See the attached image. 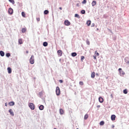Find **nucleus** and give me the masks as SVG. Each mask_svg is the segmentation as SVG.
<instances>
[{
    "mask_svg": "<svg viewBox=\"0 0 129 129\" xmlns=\"http://www.w3.org/2000/svg\"><path fill=\"white\" fill-rule=\"evenodd\" d=\"M43 45L44 47H47V46H48V42H43Z\"/></svg>",
    "mask_w": 129,
    "mask_h": 129,
    "instance_id": "obj_19",
    "label": "nucleus"
},
{
    "mask_svg": "<svg viewBox=\"0 0 129 129\" xmlns=\"http://www.w3.org/2000/svg\"><path fill=\"white\" fill-rule=\"evenodd\" d=\"M72 56L73 57H75V56H77V53L76 52H73L72 53Z\"/></svg>",
    "mask_w": 129,
    "mask_h": 129,
    "instance_id": "obj_18",
    "label": "nucleus"
},
{
    "mask_svg": "<svg viewBox=\"0 0 129 129\" xmlns=\"http://www.w3.org/2000/svg\"><path fill=\"white\" fill-rule=\"evenodd\" d=\"M0 55L2 57H4L5 56V52L3 51H0Z\"/></svg>",
    "mask_w": 129,
    "mask_h": 129,
    "instance_id": "obj_16",
    "label": "nucleus"
},
{
    "mask_svg": "<svg viewBox=\"0 0 129 129\" xmlns=\"http://www.w3.org/2000/svg\"><path fill=\"white\" fill-rule=\"evenodd\" d=\"M96 5V1H93L92 3V5L93 7H94Z\"/></svg>",
    "mask_w": 129,
    "mask_h": 129,
    "instance_id": "obj_20",
    "label": "nucleus"
},
{
    "mask_svg": "<svg viewBox=\"0 0 129 129\" xmlns=\"http://www.w3.org/2000/svg\"><path fill=\"white\" fill-rule=\"evenodd\" d=\"M91 78H94V77H95V72H92L91 75Z\"/></svg>",
    "mask_w": 129,
    "mask_h": 129,
    "instance_id": "obj_10",
    "label": "nucleus"
},
{
    "mask_svg": "<svg viewBox=\"0 0 129 129\" xmlns=\"http://www.w3.org/2000/svg\"><path fill=\"white\" fill-rule=\"evenodd\" d=\"M112 128H113L114 127V125H113L112 126Z\"/></svg>",
    "mask_w": 129,
    "mask_h": 129,
    "instance_id": "obj_45",
    "label": "nucleus"
},
{
    "mask_svg": "<svg viewBox=\"0 0 129 129\" xmlns=\"http://www.w3.org/2000/svg\"><path fill=\"white\" fill-rule=\"evenodd\" d=\"M87 45H90V42H89V41H88V42H87Z\"/></svg>",
    "mask_w": 129,
    "mask_h": 129,
    "instance_id": "obj_39",
    "label": "nucleus"
},
{
    "mask_svg": "<svg viewBox=\"0 0 129 129\" xmlns=\"http://www.w3.org/2000/svg\"><path fill=\"white\" fill-rule=\"evenodd\" d=\"M59 82H60V83H63V80H59Z\"/></svg>",
    "mask_w": 129,
    "mask_h": 129,
    "instance_id": "obj_37",
    "label": "nucleus"
},
{
    "mask_svg": "<svg viewBox=\"0 0 129 129\" xmlns=\"http://www.w3.org/2000/svg\"><path fill=\"white\" fill-rule=\"evenodd\" d=\"M29 106L32 110H34L35 109V105L33 103H30L29 104Z\"/></svg>",
    "mask_w": 129,
    "mask_h": 129,
    "instance_id": "obj_3",
    "label": "nucleus"
},
{
    "mask_svg": "<svg viewBox=\"0 0 129 129\" xmlns=\"http://www.w3.org/2000/svg\"><path fill=\"white\" fill-rule=\"evenodd\" d=\"M80 4H79V3H78V4H77V7H80Z\"/></svg>",
    "mask_w": 129,
    "mask_h": 129,
    "instance_id": "obj_38",
    "label": "nucleus"
},
{
    "mask_svg": "<svg viewBox=\"0 0 129 129\" xmlns=\"http://www.w3.org/2000/svg\"><path fill=\"white\" fill-rule=\"evenodd\" d=\"M75 17L79 18V15L78 14H76L75 15Z\"/></svg>",
    "mask_w": 129,
    "mask_h": 129,
    "instance_id": "obj_35",
    "label": "nucleus"
},
{
    "mask_svg": "<svg viewBox=\"0 0 129 129\" xmlns=\"http://www.w3.org/2000/svg\"><path fill=\"white\" fill-rule=\"evenodd\" d=\"M84 59H85V57H84V56H82L81 59L82 62H83V60H84Z\"/></svg>",
    "mask_w": 129,
    "mask_h": 129,
    "instance_id": "obj_27",
    "label": "nucleus"
},
{
    "mask_svg": "<svg viewBox=\"0 0 129 129\" xmlns=\"http://www.w3.org/2000/svg\"><path fill=\"white\" fill-rule=\"evenodd\" d=\"M87 118H88V114H86L84 116V119H87Z\"/></svg>",
    "mask_w": 129,
    "mask_h": 129,
    "instance_id": "obj_25",
    "label": "nucleus"
},
{
    "mask_svg": "<svg viewBox=\"0 0 129 129\" xmlns=\"http://www.w3.org/2000/svg\"><path fill=\"white\" fill-rule=\"evenodd\" d=\"M9 105L10 106H13V105H15V102L14 101H11L9 103Z\"/></svg>",
    "mask_w": 129,
    "mask_h": 129,
    "instance_id": "obj_13",
    "label": "nucleus"
},
{
    "mask_svg": "<svg viewBox=\"0 0 129 129\" xmlns=\"http://www.w3.org/2000/svg\"><path fill=\"white\" fill-rule=\"evenodd\" d=\"M57 54H58V55H59L60 56H62V50H58L57 51Z\"/></svg>",
    "mask_w": 129,
    "mask_h": 129,
    "instance_id": "obj_9",
    "label": "nucleus"
},
{
    "mask_svg": "<svg viewBox=\"0 0 129 129\" xmlns=\"http://www.w3.org/2000/svg\"><path fill=\"white\" fill-rule=\"evenodd\" d=\"M96 56H99V53L98 52H97V51H95V53Z\"/></svg>",
    "mask_w": 129,
    "mask_h": 129,
    "instance_id": "obj_31",
    "label": "nucleus"
},
{
    "mask_svg": "<svg viewBox=\"0 0 129 129\" xmlns=\"http://www.w3.org/2000/svg\"><path fill=\"white\" fill-rule=\"evenodd\" d=\"M9 112H10V114L12 116H14L15 115V114L14 113V111H13V110L12 109H10L9 110Z\"/></svg>",
    "mask_w": 129,
    "mask_h": 129,
    "instance_id": "obj_7",
    "label": "nucleus"
},
{
    "mask_svg": "<svg viewBox=\"0 0 129 129\" xmlns=\"http://www.w3.org/2000/svg\"><path fill=\"white\" fill-rule=\"evenodd\" d=\"M94 59H95V60L96 59V56H94Z\"/></svg>",
    "mask_w": 129,
    "mask_h": 129,
    "instance_id": "obj_40",
    "label": "nucleus"
},
{
    "mask_svg": "<svg viewBox=\"0 0 129 129\" xmlns=\"http://www.w3.org/2000/svg\"><path fill=\"white\" fill-rule=\"evenodd\" d=\"M123 93L124 94H127V90H126V89L124 90H123Z\"/></svg>",
    "mask_w": 129,
    "mask_h": 129,
    "instance_id": "obj_28",
    "label": "nucleus"
},
{
    "mask_svg": "<svg viewBox=\"0 0 129 129\" xmlns=\"http://www.w3.org/2000/svg\"><path fill=\"white\" fill-rule=\"evenodd\" d=\"M18 43L19 45H22L23 44V39L20 38L18 40Z\"/></svg>",
    "mask_w": 129,
    "mask_h": 129,
    "instance_id": "obj_8",
    "label": "nucleus"
},
{
    "mask_svg": "<svg viewBox=\"0 0 129 129\" xmlns=\"http://www.w3.org/2000/svg\"><path fill=\"white\" fill-rule=\"evenodd\" d=\"M79 84L80 85H82V86L84 84V83L82 81L80 82Z\"/></svg>",
    "mask_w": 129,
    "mask_h": 129,
    "instance_id": "obj_32",
    "label": "nucleus"
},
{
    "mask_svg": "<svg viewBox=\"0 0 129 129\" xmlns=\"http://www.w3.org/2000/svg\"><path fill=\"white\" fill-rule=\"evenodd\" d=\"M111 97L112 98H113V96L112 95V94H111Z\"/></svg>",
    "mask_w": 129,
    "mask_h": 129,
    "instance_id": "obj_43",
    "label": "nucleus"
},
{
    "mask_svg": "<svg viewBox=\"0 0 129 129\" xmlns=\"http://www.w3.org/2000/svg\"><path fill=\"white\" fill-rule=\"evenodd\" d=\"M97 107L98 108H99V107H100V105H98V106H97Z\"/></svg>",
    "mask_w": 129,
    "mask_h": 129,
    "instance_id": "obj_42",
    "label": "nucleus"
},
{
    "mask_svg": "<svg viewBox=\"0 0 129 129\" xmlns=\"http://www.w3.org/2000/svg\"><path fill=\"white\" fill-rule=\"evenodd\" d=\"M36 20H37V22H40V18H37Z\"/></svg>",
    "mask_w": 129,
    "mask_h": 129,
    "instance_id": "obj_36",
    "label": "nucleus"
},
{
    "mask_svg": "<svg viewBox=\"0 0 129 129\" xmlns=\"http://www.w3.org/2000/svg\"><path fill=\"white\" fill-rule=\"evenodd\" d=\"M59 10H62V8L61 7H59Z\"/></svg>",
    "mask_w": 129,
    "mask_h": 129,
    "instance_id": "obj_44",
    "label": "nucleus"
},
{
    "mask_svg": "<svg viewBox=\"0 0 129 129\" xmlns=\"http://www.w3.org/2000/svg\"><path fill=\"white\" fill-rule=\"evenodd\" d=\"M44 15H48L49 14V11L48 10H45L44 11Z\"/></svg>",
    "mask_w": 129,
    "mask_h": 129,
    "instance_id": "obj_21",
    "label": "nucleus"
},
{
    "mask_svg": "<svg viewBox=\"0 0 129 129\" xmlns=\"http://www.w3.org/2000/svg\"><path fill=\"white\" fill-rule=\"evenodd\" d=\"M99 101L100 103H102V102H103V98L100 97L99 98Z\"/></svg>",
    "mask_w": 129,
    "mask_h": 129,
    "instance_id": "obj_12",
    "label": "nucleus"
},
{
    "mask_svg": "<svg viewBox=\"0 0 129 129\" xmlns=\"http://www.w3.org/2000/svg\"><path fill=\"white\" fill-rule=\"evenodd\" d=\"M7 70L9 74H11V73H12V69L11 68H8Z\"/></svg>",
    "mask_w": 129,
    "mask_h": 129,
    "instance_id": "obj_11",
    "label": "nucleus"
},
{
    "mask_svg": "<svg viewBox=\"0 0 129 129\" xmlns=\"http://www.w3.org/2000/svg\"><path fill=\"white\" fill-rule=\"evenodd\" d=\"M118 71L119 72V74L120 76H123V75L125 74V73L123 72V71H122V69H121V68H119L118 69Z\"/></svg>",
    "mask_w": 129,
    "mask_h": 129,
    "instance_id": "obj_4",
    "label": "nucleus"
},
{
    "mask_svg": "<svg viewBox=\"0 0 129 129\" xmlns=\"http://www.w3.org/2000/svg\"><path fill=\"white\" fill-rule=\"evenodd\" d=\"M86 3H87V1L86 0H84L82 2V4H86Z\"/></svg>",
    "mask_w": 129,
    "mask_h": 129,
    "instance_id": "obj_34",
    "label": "nucleus"
},
{
    "mask_svg": "<svg viewBox=\"0 0 129 129\" xmlns=\"http://www.w3.org/2000/svg\"><path fill=\"white\" fill-rule=\"evenodd\" d=\"M5 106H8V103H5Z\"/></svg>",
    "mask_w": 129,
    "mask_h": 129,
    "instance_id": "obj_41",
    "label": "nucleus"
},
{
    "mask_svg": "<svg viewBox=\"0 0 129 129\" xmlns=\"http://www.w3.org/2000/svg\"><path fill=\"white\" fill-rule=\"evenodd\" d=\"M22 16L23 18H26V14L25 12H22Z\"/></svg>",
    "mask_w": 129,
    "mask_h": 129,
    "instance_id": "obj_22",
    "label": "nucleus"
},
{
    "mask_svg": "<svg viewBox=\"0 0 129 129\" xmlns=\"http://www.w3.org/2000/svg\"><path fill=\"white\" fill-rule=\"evenodd\" d=\"M9 1L12 4H13V5H14L15 4V1L14 0H9Z\"/></svg>",
    "mask_w": 129,
    "mask_h": 129,
    "instance_id": "obj_26",
    "label": "nucleus"
},
{
    "mask_svg": "<svg viewBox=\"0 0 129 129\" xmlns=\"http://www.w3.org/2000/svg\"><path fill=\"white\" fill-rule=\"evenodd\" d=\"M6 56L7 57H10V56H11V53H6Z\"/></svg>",
    "mask_w": 129,
    "mask_h": 129,
    "instance_id": "obj_30",
    "label": "nucleus"
},
{
    "mask_svg": "<svg viewBox=\"0 0 129 129\" xmlns=\"http://www.w3.org/2000/svg\"><path fill=\"white\" fill-rule=\"evenodd\" d=\"M8 13L10 15H13V13H14V10H13V9H12V8H9V10H8Z\"/></svg>",
    "mask_w": 129,
    "mask_h": 129,
    "instance_id": "obj_5",
    "label": "nucleus"
},
{
    "mask_svg": "<svg viewBox=\"0 0 129 129\" xmlns=\"http://www.w3.org/2000/svg\"><path fill=\"white\" fill-rule=\"evenodd\" d=\"M77 129H79V128H77Z\"/></svg>",
    "mask_w": 129,
    "mask_h": 129,
    "instance_id": "obj_47",
    "label": "nucleus"
},
{
    "mask_svg": "<svg viewBox=\"0 0 129 129\" xmlns=\"http://www.w3.org/2000/svg\"><path fill=\"white\" fill-rule=\"evenodd\" d=\"M30 64H34L35 63V59L34 55H32L30 59Z\"/></svg>",
    "mask_w": 129,
    "mask_h": 129,
    "instance_id": "obj_1",
    "label": "nucleus"
},
{
    "mask_svg": "<svg viewBox=\"0 0 129 129\" xmlns=\"http://www.w3.org/2000/svg\"><path fill=\"white\" fill-rule=\"evenodd\" d=\"M26 31H27V29H26V28H22V33H26Z\"/></svg>",
    "mask_w": 129,
    "mask_h": 129,
    "instance_id": "obj_23",
    "label": "nucleus"
},
{
    "mask_svg": "<svg viewBox=\"0 0 129 129\" xmlns=\"http://www.w3.org/2000/svg\"><path fill=\"white\" fill-rule=\"evenodd\" d=\"M81 14H85V10H82L81 11Z\"/></svg>",
    "mask_w": 129,
    "mask_h": 129,
    "instance_id": "obj_33",
    "label": "nucleus"
},
{
    "mask_svg": "<svg viewBox=\"0 0 129 129\" xmlns=\"http://www.w3.org/2000/svg\"><path fill=\"white\" fill-rule=\"evenodd\" d=\"M70 22L68 21V20H66L64 21V25H66V26H70Z\"/></svg>",
    "mask_w": 129,
    "mask_h": 129,
    "instance_id": "obj_6",
    "label": "nucleus"
},
{
    "mask_svg": "<svg viewBox=\"0 0 129 129\" xmlns=\"http://www.w3.org/2000/svg\"><path fill=\"white\" fill-rule=\"evenodd\" d=\"M104 124V121H101L100 122V125H103Z\"/></svg>",
    "mask_w": 129,
    "mask_h": 129,
    "instance_id": "obj_29",
    "label": "nucleus"
},
{
    "mask_svg": "<svg viewBox=\"0 0 129 129\" xmlns=\"http://www.w3.org/2000/svg\"><path fill=\"white\" fill-rule=\"evenodd\" d=\"M39 109H40V110H43V109H44V105H41L39 106Z\"/></svg>",
    "mask_w": 129,
    "mask_h": 129,
    "instance_id": "obj_17",
    "label": "nucleus"
},
{
    "mask_svg": "<svg viewBox=\"0 0 129 129\" xmlns=\"http://www.w3.org/2000/svg\"><path fill=\"white\" fill-rule=\"evenodd\" d=\"M56 94L57 96H59L60 94L61 93V91H60V88L59 87H57L56 88Z\"/></svg>",
    "mask_w": 129,
    "mask_h": 129,
    "instance_id": "obj_2",
    "label": "nucleus"
},
{
    "mask_svg": "<svg viewBox=\"0 0 129 129\" xmlns=\"http://www.w3.org/2000/svg\"><path fill=\"white\" fill-rule=\"evenodd\" d=\"M91 24V21H88L87 22V24L88 25V26H90Z\"/></svg>",
    "mask_w": 129,
    "mask_h": 129,
    "instance_id": "obj_24",
    "label": "nucleus"
},
{
    "mask_svg": "<svg viewBox=\"0 0 129 129\" xmlns=\"http://www.w3.org/2000/svg\"><path fill=\"white\" fill-rule=\"evenodd\" d=\"M26 53H27V54H28V53H29V51H26Z\"/></svg>",
    "mask_w": 129,
    "mask_h": 129,
    "instance_id": "obj_46",
    "label": "nucleus"
},
{
    "mask_svg": "<svg viewBox=\"0 0 129 129\" xmlns=\"http://www.w3.org/2000/svg\"><path fill=\"white\" fill-rule=\"evenodd\" d=\"M115 115H112L111 116V120H115Z\"/></svg>",
    "mask_w": 129,
    "mask_h": 129,
    "instance_id": "obj_14",
    "label": "nucleus"
},
{
    "mask_svg": "<svg viewBox=\"0 0 129 129\" xmlns=\"http://www.w3.org/2000/svg\"><path fill=\"white\" fill-rule=\"evenodd\" d=\"M59 113L60 114H64V110H63L62 109H60Z\"/></svg>",
    "mask_w": 129,
    "mask_h": 129,
    "instance_id": "obj_15",
    "label": "nucleus"
}]
</instances>
